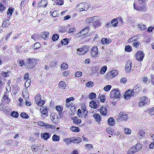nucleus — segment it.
Masks as SVG:
<instances>
[{"mask_svg":"<svg viewBox=\"0 0 154 154\" xmlns=\"http://www.w3.org/2000/svg\"><path fill=\"white\" fill-rule=\"evenodd\" d=\"M25 61L26 64V68H34L36 63L35 60L34 59L26 58Z\"/></svg>","mask_w":154,"mask_h":154,"instance_id":"nucleus-1","label":"nucleus"},{"mask_svg":"<svg viewBox=\"0 0 154 154\" xmlns=\"http://www.w3.org/2000/svg\"><path fill=\"white\" fill-rule=\"evenodd\" d=\"M110 98L113 99H119L120 97V92L119 89H114L110 92Z\"/></svg>","mask_w":154,"mask_h":154,"instance_id":"nucleus-2","label":"nucleus"},{"mask_svg":"<svg viewBox=\"0 0 154 154\" xmlns=\"http://www.w3.org/2000/svg\"><path fill=\"white\" fill-rule=\"evenodd\" d=\"M88 50L87 45H85L82 48H78L77 49V54L79 55H82L86 53Z\"/></svg>","mask_w":154,"mask_h":154,"instance_id":"nucleus-3","label":"nucleus"},{"mask_svg":"<svg viewBox=\"0 0 154 154\" xmlns=\"http://www.w3.org/2000/svg\"><path fill=\"white\" fill-rule=\"evenodd\" d=\"M78 10L80 11H86L88 8V4L86 3H82L78 5L77 7Z\"/></svg>","mask_w":154,"mask_h":154,"instance_id":"nucleus-4","label":"nucleus"},{"mask_svg":"<svg viewBox=\"0 0 154 154\" xmlns=\"http://www.w3.org/2000/svg\"><path fill=\"white\" fill-rule=\"evenodd\" d=\"M118 74V71L116 70H113L106 74V78L109 79L116 76Z\"/></svg>","mask_w":154,"mask_h":154,"instance_id":"nucleus-5","label":"nucleus"},{"mask_svg":"<svg viewBox=\"0 0 154 154\" xmlns=\"http://www.w3.org/2000/svg\"><path fill=\"white\" fill-rule=\"evenodd\" d=\"M89 31V27L87 26L83 29L82 31L78 32L76 35V36L78 37H80V36L85 35Z\"/></svg>","mask_w":154,"mask_h":154,"instance_id":"nucleus-6","label":"nucleus"},{"mask_svg":"<svg viewBox=\"0 0 154 154\" xmlns=\"http://www.w3.org/2000/svg\"><path fill=\"white\" fill-rule=\"evenodd\" d=\"M134 94V91L133 90L128 89L126 91L124 94V97L125 99H129L133 96Z\"/></svg>","mask_w":154,"mask_h":154,"instance_id":"nucleus-7","label":"nucleus"},{"mask_svg":"<svg viewBox=\"0 0 154 154\" xmlns=\"http://www.w3.org/2000/svg\"><path fill=\"white\" fill-rule=\"evenodd\" d=\"M135 56L137 60L140 61L143 60L144 55L143 51H139L137 52Z\"/></svg>","mask_w":154,"mask_h":154,"instance_id":"nucleus-8","label":"nucleus"},{"mask_svg":"<svg viewBox=\"0 0 154 154\" xmlns=\"http://www.w3.org/2000/svg\"><path fill=\"white\" fill-rule=\"evenodd\" d=\"M91 55L92 57H97L98 54V50L97 46H94L92 48L91 51Z\"/></svg>","mask_w":154,"mask_h":154,"instance_id":"nucleus-9","label":"nucleus"},{"mask_svg":"<svg viewBox=\"0 0 154 154\" xmlns=\"http://www.w3.org/2000/svg\"><path fill=\"white\" fill-rule=\"evenodd\" d=\"M132 61L131 60H129L127 61L125 65V70L127 72H129L131 67Z\"/></svg>","mask_w":154,"mask_h":154,"instance_id":"nucleus-10","label":"nucleus"},{"mask_svg":"<svg viewBox=\"0 0 154 154\" xmlns=\"http://www.w3.org/2000/svg\"><path fill=\"white\" fill-rule=\"evenodd\" d=\"M146 7V6L144 5H143L141 6H138L136 5L134 3V9L138 11H143Z\"/></svg>","mask_w":154,"mask_h":154,"instance_id":"nucleus-11","label":"nucleus"},{"mask_svg":"<svg viewBox=\"0 0 154 154\" xmlns=\"http://www.w3.org/2000/svg\"><path fill=\"white\" fill-rule=\"evenodd\" d=\"M128 115L124 112H121L119 113V119L120 120H126L128 119Z\"/></svg>","mask_w":154,"mask_h":154,"instance_id":"nucleus-12","label":"nucleus"},{"mask_svg":"<svg viewBox=\"0 0 154 154\" xmlns=\"http://www.w3.org/2000/svg\"><path fill=\"white\" fill-rule=\"evenodd\" d=\"M71 141L74 143H78L82 140L81 138L77 137H71Z\"/></svg>","mask_w":154,"mask_h":154,"instance_id":"nucleus-13","label":"nucleus"},{"mask_svg":"<svg viewBox=\"0 0 154 154\" xmlns=\"http://www.w3.org/2000/svg\"><path fill=\"white\" fill-rule=\"evenodd\" d=\"M3 99L4 100L3 102L4 103H8L10 102V99L8 97V94L7 92H6L4 94L3 96Z\"/></svg>","mask_w":154,"mask_h":154,"instance_id":"nucleus-14","label":"nucleus"},{"mask_svg":"<svg viewBox=\"0 0 154 154\" xmlns=\"http://www.w3.org/2000/svg\"><path fill=\"white\" fill-rule=\"evenodd\" d=\"M48 2L46 0H42L37 4V7H45L47 5Z\"/></svg>","mask_w":154,"mask_h":154,"instance_id":"nucleus-15","label":"nucleus"},{"mask_svg":"<svg viewBox=\"0 0 154 154\" xmlns=\"http://www.w3.org/2000/svg\"><path fill=\"white\" fill-rule=\"evenodd\" d=\"M93 116L96 122L99 123L101 122V118L99 114L95 113L93 114Z\"/></svg>","mask_w":154,"mask_h":154,"instance_id":"nucleus-16","label":"nucleus"},{"mask_svg":"<svg viewBox=\"0 0 154 154\" xmlns=\"http://www.w3.org/2000/svg\"><path fill=\"white\" fill-rule=\"evenodd\" d=\"M119 21L117 19L114 18L113 19L110 23V25L113 27H116L118 25Z\"/></svg>","mask_w":154,"mask_h":154,"instance_id":"nucleus-17","label":"nucleus"},{"mask_svg":"<svg viewBox=\"0 0 154 154\" xmlns=\"http://www.w3.org/2000/svg\"><path fill=\"white\" fill-rule=\"evenodd\" d=\"M138 150L139 148H136L134 146H133L129 150L128 152V154H133L138 151Z\"/></svg>","mask_w":154,"mask_h":154,"instance_id":"nucleus-18","label":"nucleus"},{"mask_svg":"<svg viewBox=\"0 0 154 154\" xmlns=\"http://www.w3.org/2000/svg\"><path fill=\"white\" fill-rule=\"evenodd\" d=\"M145 132L142 130H140L139 131L137 135V137L139 139H140L143 138L145 135Z\"/></svg>","mask_w":154,"mask_h":154,"instance_id":"nucleus-19","label":"nucleus"},{"mask_svg":"<svg viewBox=\"0 0 154 154\" xmlns=\"http://www.w3.org/2000/svg\"><path fill=\"white\" fill-rule=\"evenodd\" d=\"M100 113L103 116H106L107 113V109L106 107L102 106L101 107L100 109Z\"/></svg>","mask_w":154,"mask_h":154,"instance_id":"nucleus-20","label":"nucleus"},{"mask_svg":"<svg viewBox=\"0 0 154 154\" xmlns=\"http://www.w3.org/2000/svg\"><path fill=\"white\" fill-rule=\"evenodd\" d=\"M108 124L111 126H113L115 124V119L112 117L109 118L108 120Z\"/></svg>","mask_w":154,"mask_h":154,"instance_id":"nucleus-21","label":"nucleus"},{"mask_svg":"<svg viewBox=\"0 0 154 154\" xmlns=\"http://www.w3.org/2000/svg\"><path fill=\"white\" fill-rule=\"evenodd\" d=\"M49 33L48 32H43L41 33V37L42 38H48Z\"/></svg>","mask_w":154,"mask_h":154,"instance_id":"nucleus-22","label":"nucleus"},{"mask_svg":"<svg viewBox=\"0 0 154 154\" xmlns=\"http://www.w3.org/2000/svg\"><path fill=\"white\" fill-rule=\"evenodd\" d=\"M10 24V23L9 19H6L4 20L2 23V26L3 27L6 28L9 26Z\"/></svg>","mask_w":154,"mask_h":154,"instance_id":"nucleus-23","label":"nucleus"},{"mask_svg":"<svg viewBox=\"0 0 154 154\" xmlns=\"http://www.w3.org/2000/svg\"><path fill=\"white\" fill-rule=\"evenodd\" d=\"M99 69V67L97 66H92L91 68V72L93 74L97 73L98 72Z\"/></svg>","mask_w":154,"mask_h":154,"instance_id":"nucleus-24","label":"nucleus"},{"mask_svg":"<svg viewBox=\"0 0 154 154\" xmlns=\"http://www.w3.org/2000/svg\"><path fill=\"white\" fill-rule=\"evenodd\" d=\"M89 106L91 108L96 109L97 106V104L96 102L92 101L90 102Z\"/></svg>","mask_w":154,"mask_h":154,"instance_id":"nucleus-25","label":"nucleus"},{"mask_svg":"<svg viewBox=\"0 0 154 154\" xmlns=\"http://www.w3.org/2000/svg\"><path fill=\"white\" fill-rule=\"evenodd\" d=\"M101 24L98 20H97L93 22V25L95 28H97L98 26H101Z\"/></svg>","mask_w":154,"mask_h":154,"instance_id":"nucleus-26","label":"nucleus"},{"mask_svg":"<svg viewBox=\"0 0 154 154\" xmlns=\"http://www.w3.org/2000/svg\"><path fill=\"white\" fill-rule=\"evenodd\" d=\"M73 120L74 123L76 124H80L82 122L81 119H78L77 117H74L72 119Z\"/></svg>","mask_w":154,"mask_h":154,"instance_id":"nucleus-27","label":"nucleus"},{"mask_svg":"<svg viewBox=\"0 0 154 154\" xmlns=\"http://www.w3.org/2000/svg\"><path fill=\"white\" fill-rule=\"evenodd\" d=\"M112 41L111 39H101V42L103 45L109 44Z\"/></svg>","mask_w":154,"mask_h":154,"instance_id":"nucleus-28","label":"nucleus"},{"mask_svg":"<svg viewBox=\"0 0 154 154\" xmlns=\"http://www.w3.org/2000/svg\"><path fill=\"white\" fill-rule=\"evenodd\" d=\"M51 135L48 133L45 132L43 134L42 138L45 140H47L50 138Z\"/></svg>","mask_w":154,"mask_h":154,"instance_id":"nucleus-29","label":"nucleus"},{"mask_svg":"<svg viewBox=\"0 0 154 154\" xmlns=\"http://www.w3.org/2000/svg\"><path fill=\"white\" fill-rule=\"evenodd\" d=\"M52 140L54 141H58L60 140V137L59 136L54 134L52 136Z\"/></svg>","mask_w":154,"mask_h":154,"instance_id":"nucleus-30","label":"nucleus"},{"mask_svg":"<svg viewBox=\"0 0 154 154\" xmlns=\"http://www.w3.org/2000/svg\"><path fill=\"white\" fill-rule=\"evenodd\" d=\"M131 39H129L128 40V42H133V45L134 47L135 48H137V46H138L139 45V43L136 41V40L134 39V40H133L132 41L131 40Z\"/></svg>","mask_w":154,"mask_h":154,"instance_id":"nucleus-31","label":"nucleus"},{"mask_svg":"<svg viewBox=\"0 0 154 154\" xmlns=\"http://www.w3.org/2000/svg\"><path fill=\"white\" fill-rule=\"evenodd\" d=\"M138 27L142 31H144L146 29V26L142 23L138 24Z\"/></svg>","mask_w":154,"mask_h":154,"instance_id":"nucleus-32","label":"nucleus"},{"mask_svg":"<svg viewBox=\"0 0 154 154\" xmlns=\"http://www.w3.org/2000/svg\"><path fill=\"white\" fill-rule=\"evenodd\" d=\"M59 86L60 87V88L64 89L65 88L66 85L64 82L62 81L59 82Z\"/></svg>","mask_w":154,"mask_h":154,"instance_id":"nucleus-33","label":"nucleus"},{"mask_svg":"<svg viewBox=\"0 0 154 154\" xmlns=\"http://www.w3.org/2000/svg\"><path fill=\"white\" fill-rule=\"evenodd\" d=\"M107 69V67L106 66H104L101 67L100 73L101 74H103L106 72Z\"/></svg>","mask_w":154,"mask_h":154,"instance_id":"nucleus-34","label":"nucleus"},{"mask_svg":"<svg viewBox=\"0 0 154 154\" xmlns=\"http://www.w3.org/2000/svg\"><path fill=\"white\" fill-rule=\"evenodd\" d=\"M14 9L12 8H10L8 10V11L7 12L8 15H9L10 16H11L12 13L13 12ZM8 18H10V17H8Z\"/></svg>","mask_w":154,"mask_h":154,"instance_id":"nucleus-35","label":"nucleus"},{"mask_svg":"<svg viewBox=\"0 0 154 154\" xmlns=\"http://www.w3.org/2000/svg\"><path fill=\"white\" fill-rule=\"evenodd\" d=\"M97 16H94L88 18L86 20V22L87 23H90L91 21H93L95 18H97Z\"/></svg>","mask_w":154,"mask_h":154,"instance_id":"nucleus-36","label":"nucleus"},{"mask_svg":"<svg viewBox=\"0 0 154 154\" xmlns=\"http://www.w3.org/2000/svg\"><path fill=\"white\" fill-rule=\"evenodd\" d=\"M70 129L72 131L75 132H79L80 131L79 128L75 126H72Z\"/></svg>","mask_w":154,"mask_h":154,"instance_id":"nucleus-37","label":"nucleus"},{"mask_svg":"<svg viewBox=\"0 0 154 154\" xmlns=\"http://www.w3.org/2000/svg\"><path fill=\"white\" fill-rule=\"evenodd\" d=\"M20 115L22 118L24 119H28L29 118L27 114L24 112L21 113Z\"/></svg>","mask_w":154,"mask_h":154,"instance_id":"nucleus-38","label":"nucleus"},{"mask_svg":"<svg viewBox=\"0 0 154 154\" xmlns=\"http://www.w3.org/2000/svg\"><path fill=\"white\" fill-rule=\"evenodd\" d=\"M13 141L17 142V141L15 140H10L6 141V144L8 146L12 145L13 144Z\"/></svg>","mask_w":154,"mask_h":154,"instance_id":"nucleus-39","label":"nucleus"},{"mask_svg":"<svg viewBox=\"0 0 154 154\" xmlns=\"http://www.w3.org/2000/svg\"><path fill=\"white\" fill-rule=\"evenodd\" d=\"M96 97V95L95 93L91 92L90 93L89 95V98L91 100H92Z\"/></svg>","mask_w":154,"mask_h":154,"instance_id":"nucleus-40","label":"nucleus"},{"mask_svg":"<svg viewBox=\"0 0 154 154\" xmlns=\"http://www.w3.org/2000/svg\"><path fill=\"white\" fill-rule=\"evenodd\" d=\"M56 109L59 113L61 112L63 110V108L62 106L60 105L56 106Z\"/></svg>","mask_w":154,"mask_h":154,"instance_id":"nucleus-41","label":"nucleus"},{"mask_svg":"<svg viewBox=\"0 0 154 154\" xmlns=\"http://www.w3.org/2000/svg\"><path fill=\"white\" fill-rule=\"evenodd\" d=\"M125 51L128 52H130L132 50L131 47L129 45L126 46L125 47Z\"/></svg>","mask_w":154,"mask_h":154,"instance_id":"nucleus-42","label":"nucleus"},{"mask_svg":"<svg viewBox=\"0 0 154 154\" xmlns=\"http://www.w3.org/2000/svg\"><path fill=\"white\" fill-rule=\"evenodd\" d=\"M44 127H45L46 128H51L53 129L55 128V126H54L52 125L48 124L46 123H45Z\"/></svg>","mask_w":154,"mask_h":154,"instance_id":"nucleus-43","label":"nucleus"},{"mask_svg":"<svg viewBox=\"0 0 154 154\" xmlns=\"http://www.w3.org/2000/svg\"><path fill=\"white\" fill-rule=\"evenodd\" d=\"M61 43L63 45H66L68 44L69 39H62L61 41Z\"/></svg>","mask_w":154,"mask_h":154,"instance_id":"nucleus-44","label":"nucleus"},{"mask_svg":"<svg viewBox=\"0 0 154 154\" xmlns=\"http://www.w3.org/2000/svg\"><path fill=\"white\" fill-rule=\"evenodd\" d=\"M94 83L93 82L91 81H90L86 84V85L87 87L91 88L94 86Z\"/></svg>","mask_w":154,"mask_h":154,"instance_id":"nucleus-45","label":"nucleus"},{"mask_svg":"<svg viewBox=\"0 0 154 154\" xmlns=\"http://www.w3.org/2000/svg\"><path fill=\"white\" fill-rule=\"evenodd\" d=\"M41 112L43 115H46L48 113L47 108H42V109H41Z\"/></svg>","mask_w":154,"mask_h":154,"instance_id":"nucleus-46","label":"nucleus"},{"mask_svg":"<svg viewBox=\"0 0 154 154\" xmlns=\"http://www.w3.org/2000/svg\"><path fill=\"white\" fill-rule=\"evenodd\" d=\"M111 88V85H108L105 86L103 89L105 91H108L110 90Z\"/></svg>","mask_w":154,"mask_h":154,"instance_id":"nucleus-47","label":"nucleus"},{"mask_svg":"<svg viewBox=\"0 0 154 154\" xmlns=\"http://www.w3.org/2000/svg\"><path fill=\"white\" fill-rule=\"evenodd\" d=\"M140 101L144 102H145V104H146L148 103V98L146 97H143L140 99Z\"/></svg>","mask_w":154,"mask_h":154,"instance_id":"nucleus-48","label":"nucleus"},{"mask_svg":"<svg viewBox=\"0 0 154 154\" xmlns=\"http://www.w3.org/2000/svg\"><path fill=\"white\" fill-rule=\"evenodd\" d=\"M106 131L109 134L113 135L114 134V131L111 128H107Z\"/></svg>","mask_w":154,"mask_h":154,"instance_id":"nucleus-49","label":"nucleus"},{"mask_svg":"<svg viewBox=\"0 0 154 154\" xmlns=\"http://www.w3.org/2000/svg\"><path fill=\"white\" fill-rule=\"evenodd\" d=\"M5 9V7L4 6L3 4L0 3V11L2 13Z\"/></svg>","mask_w":154,"mask_h":154,"instance_id":"nucleus-50","label":"nucleus"},{"mask_svg":"<svg viewBox=\"0 0 154 154\" xmlns=\"http://www.w3.org/2000/svg\"><path fill=\"white\" fill-rule=\"evenodd\" d=\"M63 141L66 142L67 144H69L72 141H71V138H66L63 139Z\"/></svg>","mask_w":154,"mask_h":154,"instance_id":"nucleus-51","label":"nucleus"},{"mask_svg":"<svg viewBox=\"0 0 154 154\" xmlns=\"http://www.w3.org/2000/svg\"><path fill=\"white\" fill-rule=\"evenodd\" d=\"M19 64L20 66H25L26 67V62L25 63L24 61L22 60H20L19 61Z\"/></svg>","mask_w":154,"mask_h":154,"instance_id":"nucleus-52","label":"nucleus"},{"mask_svg":"<svg viewBox=\"0 0 154 154\" xmlns=\"http://www.w3.org/2000/svg\"><path fill=\"white\" fill-rule=\"evenodd\" d=\"M11 115L12 116L17 118L18 116V114L17 112L14 111L11 112Z\"/></svg>","mask_w":154,"mask_h":154,"instance_id":"nucleus-53","label":"nucleus"},{"mask_svg":"<svg viewBox=\"0 0 154 154\" xmlns=\"http://www.w3.org/2000/svg\"><path fill=\"white\" fill-rule=\"evenodd\" d=\"M124 132L126 134H130L131 133V129L128 128H125L124 130Z\"/></svg>","mask_w":154,"mask_h":154,"instance_id":"nucleus-54","label":"nucleus"},{"mask_svg":"<svg viewBox=\"0 0 154 154\" xmlns=\"http://www.w3.org/2000/svg\"><path fill=\"white\" fill-rule=\"evenodd\" d=\"M100 101L102 102H104L105 100V96L104 95H101L99 97Z\"/></svg>","mask_w":154,"mask_h":154,"instance_id":"nucleus-55","label":"nucleus"},{"mask_svg":"<svg viewBox=\"0 0 154 154\" xmlns=\"http://www.w3.org/2000/svg\"><path fill=\"white\" fill-rule=\"evenodd\" d=\"M61 68L63 69H66L68 67V64L66 63H63L61 64Z\"/></svg>","mask_w":154,"mask_h":154,"instance_id":"nucleus-56","label":"nucleus"},{"mask_svg":"<svg viewBox=\"0 0 154 154\" xmlns=\"http://www.w3.org/2000/svg\"><path fill=\"white\" fill-rule=\"evenodd\" d=\"M75 100L74 98L73 97H70L69 98H67L66 99V102L67 103H69L71 101L74 100Z\"/></svg>","mask_w":154,"mask_h":154,"instance_id":"nucleus-57","label":"nucleus"},{"mask_svg":"<svg viewBox=\"0 0 154 154\" xmlns=\"http://www.w3.org/2000/svg\"><path fill=\"white\" fill-rule=\"evenodd\" d=\"M63 0H58L56 2V3L57 5H61L63 4Z\"/></svg>","mask_w":154,"mask_h":154,"instance_id":"nucleus-58","label":"nucleus"},{"mask_svg":"<svg viewBox=\"0 0 154 154\" xmlns=\"http://www.w3.org/2000/svg\"><path fill=\"white\" fill-rule=\"evenodd\" d=\"M45 103V101L43 100H41L37 103L38 105L39 106H42Z\"/></svg>","mask_w":154,"mask_h":154,"instance_id":"nucleus-59","label":"nucleus"},{"mask_svg":"<svg viewBox=\"0 0 154 154\" xmlns=\"http://www.w3.org/2000/svg\"><path fill=\"white\" fill-rule=\"evenodd\" d=\"M1 74L4 77H8L9 75L8 72H3Z\"/></svg>","mask_w":154,"mask_h":154,"instance_id":"nucleus-60","label":"nucleus"},{"mask_svg":"<svg viewBox=\"0 0 154 154\" xmlns=\"http://www.w3.org/2000/svg\"><path fill=\"white\" fill-rule=\"evenodd\" d=\"M65 27L64 26H60V28L59 32H64L66 31Z\"/></svg>","mask_w":154,"mask_h":154,"instance_id":"nucleus-61","label":"nucleus"},{"mask_svg":"<svg viewBox=\"0 0 154 154\" xmlns=\"http://www.w3.org/2000/svg\"><path fill=\"white\" fill-rule=\"evenodd\" d=\"M154 29V27L152 26H150L149 27L147 30V31L148 32H150L152 31L153 29Z\"/></svg>","mask_w":154,"mask_h":154,"instance_id":"nucleus-62","label":"nucleus"},{"mask_svg":"<svg viewBox=\"0 0 154 154\" xmlns=\"http://www.w3.org/2000/svg\"><path fill=\"white\" fill-rule=\"evenodd\" d=\"M82 75V72H81L78 71L77 72L75 73V76L76 77H79L81 76Z\"/></svg>","mask_w":154,"mask_h":154,"instance_id":"nucleus-63","label":"nucleus"},{"mask_svg":"<svg viewBox=\"0 0 154 154\" xmlns=\"http://www.w3.org/2000/svg\"><path fill=\"white\" fill-rule=\"evenodd\" d=\"M45 123L42 121H38L37 123L38 125L43 126H44Z\"/></svg>","mask_w":154,"mask_h":154,"instance_id":"nucleus-64","label":"nucleus"}]
</instances>
